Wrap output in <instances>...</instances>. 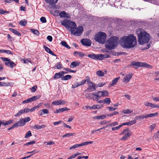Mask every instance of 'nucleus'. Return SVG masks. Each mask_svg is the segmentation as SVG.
Instances as JSON below:
<instances>
[{
	"label": "nucleus",
	"mask_w": 159,
	"mask_h": 159,
	"mask_svg": "<svg viewBox=\"0 0 159 159\" xmlns=\"http://www.w3.org/2000/svg\"><path fill=\"white\" fill-rule=\"evenodd\" d=\"M120 43L124 48H132L136 45L137 41L136 37L132 34L124 36L120 38Z\"/></svg>",
	"instance_id": "obj_1"
},
{
	"label": "nucleus",
	"mask_w": 159,
	"mask_h": 159,
	"mask_svg": "<svg viewBox=\"0 0 159 159\" xmlns=\"http://www.w3.org/2000/svg\"><path fill=\"white\" fill-rule=\"evenodd\" d=\"M136 33L138 37V43L140 45L148 43L151 39L150 34L143 29H137Z\"/></svg>",
	"instance_id": "obj_2"
},
{
	"label": "nucleus",
	"mask_w": 159,
	"mask_h": 159,
	"mask_svg": "<svg viewBox=\"0 0 159 159\" xmlns=\"http://www.w3.org/2000/svg\"><path fill=\"white\" fill-rule=\"evenodd\" d=\"M118 38L116 36L110 38L106 42L105 47L107 50H111L114 48L117 43Z\"/></svg>",
	"instance_id": "obj_3"
},
{
	"label": "nucleus",
	"mask_w": 159,
	"mask_h": 159,
	"mask_svg": "<svg viewBox=\"0 0 159 159\" xmlns=\"http://www.w3.org/2000/svg\"><path fill=\"white\" fill-rule=\"evenodd\" d=\"M61 25L64 26L67 30H69L71 33L72 32L76 25L75 22L67 20H65L61 22Z\"/></svg>",
	"instance_id": "obj_4"
},
{
	"label": "nucleus",
	"mask_w": 159,
	"mask_h": 159,
	"mask_svg": "<svg viewBox=\"0 0 159 159\" xmlns=\"http://www.w3.org/2000/svg\"><path fill=\"white\" fill-rule=\"evenodd\" d=\"M107 38V35L104 32H99L95 36L94 39L97 42L100 43H104Z\"/></svg>",
	"instance_id": "obj_5"
},
{
	"label": "nucleus",
	"mask_w": 159,
	"mask_h": 159,
	"mask_svg": "<svg viewBox=\"0 0 159 159\" xmlns=\"http://www.w3.org/2000/svg\"><path fill=\"white\" fill-rule=\"evenodd\" d=\"M132 134V132L128 129L123 130L120 134V135L124 134L121 140L122 141H125Z\"/></svg>",
	"instance_id": "obj_6"
},
{
	"label": "nucleus",
	"mask_w": 159,
	"mask_h": 159,
	"mask_svg": "<svg viewBox=\"0 0 159 159\" xmlns=\"http://www.w3.org/2000/svg\"><path fill=\"white\" fill-rule=\"evenodd\" d=\"M131 64L133 66L139 67H145L150 68H152V66L145 62H141L133 61L131 62Z\"/></svg>",
	"instance_id": "obj_7"
},
{
	"label": "nucleus",
	"mask_w": 159,
	"mask_h": 159,
	"mask_svg": "<svg viewBox=\"0 0 159 159\" xmlns=\"http://www.w3.org/2000/svg\"><path fill=\"white\" fill-rule=\"evenodd\" d=\"M83 31V28L82 26H79L76 27L75 29L72 31L71 33L74 35L76 36H80L82 34Z\"/></svg>",
	"instance_id": "obj_8"
},
{
	"label": "nucleus",
	"mask_w": 159,
	"mask_h": 159,
	"mask_svg": "<svg viewBox=\"0 0 159 159\" xmlns=\"http://www.w3.org/2000/svg\"><path fill=\"white\" fill-rule=\"evenodd\" d=\"M1 59L5 62V64L8 66H10L12 68L16 65L14 62L11 61L10 59L7 58L2 57H1Z\"/></svg>",
	"instance_id": "obj_9"
},
{
	"label": "nucleus",
	"mask_w": 159,
	"mask_h": 159,
	"mask_svg": "<svg viewBox=\"0 0 159 159\" xmlns=\"http://www.w3.org/2000/svg\"><path fill=\"white\" fill-rule=\"evenodd\" d=\"M40 96H34L33 97L30 98H29L26 100L23 101L22 102V103L23 104H25L30 102H33L34 101H35L37 99H39V98H40Z\"/></svg>",
	"instance_id": "obj_10"
},
{
	"label": "nucleus",
	"mask_w": 159,
	"mask_h": 159,
	"mask_svg": "<svg viewBox=\"0 0 159 159\" xmlns=\"http://www.w3.org/2000/svg\"><path fill=\"white\" fill-rule=\"evenodd\" d=\"M67 72H65L64 71H61L58 73H56L55 74L54 76V79H58L60 78H61H61L63 77V76L65 74H67Z\"/></svg>",
	"instance_id": "obj_11"
},
{
	"label": "nucleus",
	"mask_w": 159,
	"mask_h": 159,
	"mask_svg": "<svg viewBox=\"0 0 159 159\" xmlns=\"http://www.w3.org/2000/svg\"><path fill=\"white\" fill-rule=\"evenodd\" d=\"M67 102L64 100H56L53 101L52 102V104L54 105H64Z\"/></svg>",
	"instance_id": "obj_12"
},
{
	"label": "nucleus",
	"mask_w": 159,
	"mask_h": 159,
	"mask_svg": "<svg viewBox=\"0 0 159 159\" xmlns=\"http://www.w3.org/2000/svg\"><path fill=\"white\" fill-rule=\"evenodd\" d=\"M132 76L131 74H129L126 75L123 78V82L125 83H128Z\"/></svg>",
	"instance_id": "obj_13"
},
{
	"label": "nucleus",
	"mask_w": 159,
	"mask_h": 159,
	"mask_svg": "<svg viewBox=\"0 0 159 159\" xmlns=\"http://www.w3.org/2000/svg\"><path fill=\"white\" fill-rule=\"evenodd\" d=\"M144 104L146 107H149L152 108H159V106L158 105L152 104L148 102H145Z\"/></svg>",
	"instance_id": "obj_14"
},
{
	"label": "nucleus",
	"mask_w": 159,
	"mask_h": 159,
	"mask_svg": "<svg viewBox=\"0 0 159 159\" xmlns=\"http://www.w3.org/2000/svg\"><path fill=\"white\" fill-rule=\"evenodd\" d=\"M81 42L83 45L88 46H90L91 44V42L89 39H82Z\"/></svg>",
	"instance_id": "obj_15"
},
{
	"label": "nucleus",
	"mask_w": 159,
	"mask_h": 159,
	"mask_svg": "<svg viewBox=\"0 0 159 159\" xmlns=\"http://www.w3.org/2000/svg\"><path fill=\"white\" fill-rule=\"evenodd\" d=\"M14 125L16 127H17L19 126H23L25 124L24 120H22V119L17 121L16 123H15Z\"/></svg>",
	"instance_id": "obj_16"
},
{
	"label": "nucleus",
	"mask_w": 159,
	"mask_h": 159,
	"mask_svg": "<svg viewBox=\"0 0 159 159\" xmlns=\"http://www.w3.org/2000/svg\"><path fill=\"white\" fill-rule=\"evenodd\" d=\"M120 79V77H117L116 78H115L114 79H113L112 81V83H110L108 86V87L109 88H110L111 87H112L113 86H114L117 83V82L118 80Z\"/></svg>",
	"instance_id": "obj_17"
},
{
	"label": "nucleus",
	"mask_w": 159,
	"mask_h": 159,
	"mask_svg": "<svg viewBox=\"0 0 159 159\" xmlns=\"http://www.w3.org/2000/svg\"><path fill=\"white\" fill-rule=\"evenodd\" d=\"M86 98L89 99H92L94 100H97L96 94L93 93H90L86 97Z\"/></svg>",
	"instance_id": "obj_18"
},
{
	"label": "nucleus",
	"mask_w": 159,
	"mask_h": 159,
	"mask_svg": "<svg viewBox=\"0 0 159 159\" xmlns=\"http://www.w3.org/2000/svg\"><path fill=\"white\" fill-rule=\"evenodd\" d=\"M107 74V71L105 70L103 71L101 70H98L96 72V75L99 76H103Z\"/></svg>",
	"instance_id": "obj_19"
},
{
	"label": "nucleus",
	"mask_w": 159,
	"mask_h": 159,
	"mask_svg": "<svg viewBox=\"0 0 159 159\" xmlns=\"http://www.w3.org/2000/svg\"><path fill=\"white\" fill-rule=\"evenodd\" d=\"M89 88H88V90H90V91H92L95 90V85L93 84V83L91 82L89 84Z\"/></svg>",
	"instance_id": "obj_20"
},
{
	"label": "nucleus",
	"mask_w": 159,
	"mask_h": 159,
	"mask_svg": "<svg viewBox=\"0 0 159 159\" xmlns=\"http://www.w3.org/2000/svg\"><path fill=\"white\" fill-rule=\"evenodd\" d=\"M59 16L61 17H66L68 18L70 17V16L69 14L66 13L65 11H61L59 14Z\"/></svg>",
	"instance_id": "obj_21"
},
{
	"label": "nucleus",
	"mask_w": 159,
	"mask_h": 159,
	"mask_svg": "<svg viewBox=\"0 0 159 159\" xmlns=\"http://www.w3.org/2000/svg\"><path fill=\"white\" fill-rule=\"evenodd\" d=\"M158 115L157 112L153 113H150L148 114H145V118H147L148 117H153L157 116Z\"/></svg>",
	"instance_id": "obj_22"
},
{
	"label": "nucleus",
	"mask_w": 159,
	"mask_h": 159,
	"mask_svg": "<svg viewBox=\"0 0 159 159\" xmlns=\"http://www.w3.org/2000/svg\"><path fill=\"white\" fill-rule=\"evenodd\" d=\"M44 48L45 51L48 53L51 54L52 55L56 56V55L53 53V52L48 47L44 45L43 46Z\"/></svg>",
	"instance_id": "obj_23"
},
{
	"label": "nucleus",
	"mask_w": 159,
	"mask_h": 159,
	"mask_svg": "<svg viewBox=\"0 0 159 159\" xmlns=\"http://www.w3.org/2000/svg\"><path fill=\"white\" fill-rule=\"evenodd\" d=\"M40 115L42 116L44 114H47L49 113V110L47 109H43L39 111Z\"/></svg>",
	"instance_id": "obj_24"
},
{
	"label": "nucleus",
	"mask_w": 159,
	"mask_h": 159,
	"mask_svg": "<svg viewBox=\"0 0 159 159\" xmlns=\"http://www.w3.org/2000/svg\"><path fill=\"white\" fill-rule=\"evenodd\" d=\"M102 105H94L90 107V109L92 110H95L96 109H100L102 107Z\"/></svg>",
	"instance_id": "obj_25"
},
{
	"label": "nucleus",
	"mask_w": 159,
	"mask_h": 159,
	"mask_svg": "<svg viewBox=\"0 0 159 159\" xmlns=\"http://www.w3.org/2000/svg\"><path fill=\"white\" fill-rule=\"evenodd\" d=\"M106 117V116L105 115H102L98 116H95L93 117V119H105Z\"/></svg>",
	"instance_id": "obj_26"
},
{
	"label": "nucleus",
	"mask_w": 159,
	"mask_h": 159,
	"mask_svg": "<svg viewBox=\"0 0 159 159\" xmlns=\"http://www.w3.org/2000/svg\"><path fill=\"white\" fill-rule=\"evenodd\" d=\"M45 2L50 5H53L56 3L58 0H45Z\"/></svg>",
	"instance_id": "obj_27"
},
{
	"label": "nucleus",
	"mask_w": 159,
	"mask_h": 159,
	"mask_svg": "<svg viewBox=\"0 0 159 159\" xmlns=\"http://www.w3.org/2000/svg\"><path fill=\"white\" fill-rule=\"evenodd\" d=\"M45 127H46V126L44 125H35L33 127V128L34 129H42Z\"/></svg>",
	"instance_id": "obj_28"
},
{
	"label": "nucleus",
	"mask_w": 159,
	"mask_h": 159,
	"mask_svg": "<svg viewBox=\"0 0 159 159\" xmlns=\"http://www.w3.org/2000/svg\"><path fill=\"white\" fill-rule=\"evenodd\" d=\"M10 30L12 32L18 36H20L21 34L18 31L12 28L10 29Z\"/></svg>",
	"instance_id": "obj_29"
},
{
	"label": "nucleus",
	"mask_w": 159,
	"mask_h": 159,
	"mask_svg": "<svg viewBox=\"0 0 159 159\" xmlns=\"http://www.w3.org/2000/svg\"><path fill=\"white\" fill-rule=\"evenodd\" d=\"M71 77V76L70 75H68L65 76H63L61 78V80H66L70 79Z\"/></svg>",
	"instance_id": "obj_30"
},
{
	"label": "nucleus",
	"mask_w": 159,
	"mask_h": 159,
	"mask_svg": "<svg viewBox=\"0 0 159 159\" xmlns=\"http://www.w3.org/2000/svg\"><path fill=\"white\" fill-rule=\"evenodd\" d=\"M79 64L77 61H73L70 64L71 68H74L79 65Z\"/></svg>",
	"instance_id": "obj_31"
},
{
	"label": "nucleus",
	"mask_w": 159,
	"mask_h": 159,
	"mask_svg": "<svg viewBox=\"0 0 159 159\" xmlns=\"http://www.w3.org/2000/svg\"><path fill=\"white\" fill-rule=\"evenodd\" d=\"M102 97H107L109 94V92L106 90H103L102 91Z\"/></svg>",
	"instance_id": "obj_32"
},
{
	"label": "nucleus",
	"mask_w": 159,
	"mask_h": 159,
	"mask_svg": "<svg viewBox=\"0 0 159 159\" xmlns=\"http://www.w3.org/2000/svg\"><path fill=\"white\" fill-rule=\"evenodd\" d=\"M65 111L64 107L58 109L56 110L54 112V113H59Z\"/></svg>",
	"instance_id": "obj_33"
},
{
	"label": "nucleus",
	"mask_w": 159,
	"mask_h": 159,
	"mask_svg": "<svg viewBox=\"0 0 159 159\" xmlns=\"http://www.w3.org/2000/svg\"><path fill=\"white\" fill-rule=\"evenodd\" d=\"M136 120H141L145 118V114L144 115H141L138 116H137L135 117Z\"/></svg>",
	"instance_id": "obj_34"
},
{
	"label": "nucleus",
	"mask_w": 159,
	"mask_h": 159,
	"mask_svg": "<svg viewBox=\"0 0 159 159\" xmlns=\"http://www.w3.org/2000/svg\"><path fill=\"white\" fill-rule=\"evenodd\" d=\"M10 85V83L8 82H0V86L7 87Z\"/></svg>",
	"instance_id": "obj_35"
},
{
	"label": "nucleus",
	"mask_w": 159,
	"mask_h": 159,
	"mask_svg": "<svg viewBox=\"0 0 159 159\" xmlns=\"http://www.w3.org/2000/svg\"><path fill=\"white\" fill-rule=\"evenodd\" d=\"M61 44L67 48L70 49V48L69 46L64 41H62L61 42Z\"/></svg>",
	"instance_id": "obj_36"
},
{
	"label": "nucleus",
	"mask_w": 159,
	"mask_h": 159,
	"mask_svg": "<svg viewBox=\"0 0 159 159\" xmlns=\"http://www.w3.org/2000/svg\"><path fill=\"white\" fill-rule=\"evenodd\" d=\"M19 24L21 25L25 26L27 24V21L25 20H23L20 21Z\"/></svg>",
	"instance_id": "obj_37"
},
{
	"label": "nucleus",
	"mask_w": 159,
	"mask_h": 159,
	"mask_svg": "<svg viewBox=\"0 0 159 159\" xmlns=\"http://www.w3.org/2000/svg\"><path fill=\"white\" fill-rule=\"evenodd\" d=\"M133 111L129 109H127L126 110H124L122 112L125 114H129L132 113Z\"/></svg>",
	"instance_id": "obj_38"
},
{
	"label": "nucleus",
	"mask_w": 159,
	"mask_h": 159,
	"mask_svg": "<svg viewBox=\"0 0 159 159\" xmlns=\"http://www.w3.org/2000/svg\"><path fill=\"white\" fill-rule=\"evenodd\" d=\"M96 97H97V100H98V98H100L101 97H102V91H99L98 93L97 94H96Z\"/></svg>",
	"instance_id": "obj_39"
},
{
	"label": "nucleus",
	"mask_w": 159,
	"mask_h": 159,
	"mask_svg": "<svg viewBox=\"0 0 159 159\" xmlns=\"http://www.w3.org/2000/svg\"><path fill=\"white\" fill-rule=\"evenodd\" d=\"M24 113V111L23 109H22L20 110L19 111H18L17 113H16L15 115V116H20L22 114Z\"/></svg>",
	"instance_id": "obj_40"
},
{
	"label": "nucleus",
	"mask_w": 159,
	"mask_h": 159,
	"mask_svg": "<svg viewBox=\"0 0 159 159\" xmlns=\"http://www.w3.org/2000/svg\"><path fill=\"white\" fill-rule=\"evenodd\" d=\"M103 101L105 103L109 104L111 102L110 98H106L103 100Z\"/></svg>",
	"instance_id": "obj_41"
},
{
	"label": "nucleus",
	"mask_w": 159,
	"mask_h": 159,
	"mask_svg": "<svg viewBox=\"0 0 159 159\" xmlns=\"http://www.w3.org/2000/svg\"><path fill=\"white\" fill-rule=\"evenodd\" d=\"M122 127L121 124L116 127H113L111 128L112 131L118 130Z\"/></svg>",
	"instance_id": "obj_42"
},
{
	"label": "nucleus",
	"mask_w": 159,
	"mask_h": 159,
	"mask_svg": "<svg viewBox=\"0 0 159 159\" xmlns=\"http://www.w3.org/2000/svg\"><path fill=\"white\" fill-rule=\"evenodd\" d=\"M96 54H89L88 57L93 59H96Z\"/></svg>",
	"instance_id": "obj_43"
},
{
	"label": "nucleus",
	"mask_w": 159,
	"mask_h": 159,
	"mask_svg": "<svg viewBox=\"0 0 159 159\" xmlns=\"http://www.w3.org/2000/svg\"><path fill=\"white\" fill-rule=\"evenodd\" d=\"M32 134L31 132L30 131H28L25 134V138H27L31 136Z\"/></svg>",
	"instance_id": "obj_44"
},
{
	"label": "nucleus",
	"mask_w": 159,
	"mask_h": 159,
	"mask_svg": "<svg viewBox=\"0 0 159 159\" xmlns=\"http://www.w3.org/2000/svg\"><path fill=\"white\" fill-rule=\"evenodd\" d=\"M80 86V85L79 82H76L74 85H72V88H75Z\"/></svg>",
	"instance_id": "obj_45"
},
{
	"label": "nucleus",
	"mask_w": 159,
	"mask_h": 159,
	"mask_svg": "<svg viewBox=\"0 0 159 159\" xmlns=\"http://www.w3.org/2000/svg\"><path fill=\"white\" fill-rule=\"evenodd\" d=\"M96 59H97L98 60H102V54H98L96 55Z\"/></svg>",
	"instance_id": "obj_46"
},
{
	"label": "nucleus",
	"mask_w": 159,
	"mask_h": 159,
	"mask_svg": "<svg viewBox=\"0 0 159 159\" xmlns=\"http://www.w3.org/2000/svg\"><path fill=\"white\" fill-rule=\"evenodd\" d=\"M62 65L60 62L57 63L56 65L57 68L58 69H60L62 67Z\"/></svg>",
	"instance_id": "obj_47"
},
{
	"label": "nucleus",
	"mask_w": 159,
	"mask_h": 159,
	"mask_svg": "<svg viewBox=\"0 0 159 159\" xmlns=\"http://www.w3.org/2000/svg\"><path fill=\"white\" fill-rule=\"evenodd\" d=\"M22 120H24V122H25V124L26 122L30 121L31 119L29 117H27L25 118L24 119H22Z\"/></svg>",
	"instance_id": "obj_48"
},
{
	"label": "nucleus",
	"mask_w": 159,
	"mask_h": 159,
	"mask_svg": "<svg viewBox=\"0 0 159 159\" xmlns=\"http://www.w3.org/2000/svg\"><path fill=\"white\" fill-rule=\"evenodd\" d=\"M36 142L35 141H31L25 144V145L28 146L31 144H32L35 143Z\"/></svg>",
	"instance_id": "obj_49"
},
{
	"label": "nucleus",
	"mask_w": 159,
	"mask_h": 159,
	"mask_svg": "<svg viewBox=\"0 0 159 159\" xmlns=\"http://www.w3.org/2000/svg\"><path fill=\"white\" fill-rule=\"evenodd\" d=\"M106 84V83L105 82L99 83L97 84V87H102L105 85Z\"/></svg>",
	"instance_id": "obj_50"
},
{
	"label": "nucleus",
	"mask_w": 159,
	"mask_h": 159,
	"mask_svg": "<svg viewBox=\"0 0 159 159\" xmlns=\"http://www.w3.org/2000/svg\"><path fill=\"white\" fill-rule=\"evenodd\" d=\"M44 143H47V145H52L55 144V143L52 141H51L48 142H44Z\"/></svg>",
	"instance_id": "obj_51"
},
{
	"label": "nucleus",
	"mask_w": 159,
	"mask_h": 159,
	"mask_svg": "<svg viewBox=\"0 0 159 159\" xmlns=\"http://www.w3.org/2000/svg\"><path fill=\"white\" fill-rule=\"evenodd\" d=\"M74 53L75 54H77L79 56L81 57H82L84 56V54L79 52H75Z\"/></svg>",
	"instance_id": "obj_52"
},
{
	"label": "nucleus",
	"mask_w": 159,
	"mask_h": 159,
	"mask_svg": "<svg viewBox=\"0 0 159 159\" xmlns=\"http://www.w3.org/2000/svg\"><path fill=\"white\" fill-rule=\"evenodd\" d=\"M119 112L117 111H114L112 113H109L107 115V116H112L114 115H116V114H118Z\"/></svg>",
	"instance_id": "obj_53"
},
{
	"label": "nucleus",
	"mask_w": 159,
	"mask_h": 159,
	"mask_svg": "<svg viewBox=\"0 0 159 159\" xmlns=\"http://www.w3.org/2000/svg\"><path fill=\"white\" fill-rule=\"evenodd\" d=\"M5 52L7 54H11V52L10 50H2V53Z\"/></svg>",
	"instance_id": "obj_54"
},
{
	"label": "nucleus",
	"mask_w": 159,
	"mask_h": 159,
	"mask_svg": "<svg viewBox=\"0 0 159 159\" xmlns=\"http://www.w3.org/2000/svg\"><path fill=\"white\" fill-rule=\"evenodd\" d=\"M31 31L32 32H33V33L36 35H38L39 34V32L37 30H34V29H32L31 30Z\"/></svg>",
	"instance_id": "obj_55"
},
{
	"label": "nucleus",
	"mask_w": 159,
	"mask_h": 159,
	"mask_svg": "<svg viewBox=\"0 0 159 159\" xmlns=\"http://www.w3.org/2000/svg\"><path fill=\"white\" fill-rule=\"evenodd\" d=\"M40 21L43 23H45L46 22V20L45 17H42L40 19Z\"/></svg>",
	"instance_id": "obj_56"
},
{
	"label": "nucleus",
	"mask_w": 159,
	"mask_h": 159,
	"mask_svg": "<svg viewBox=\"0 0 159 159\" xmlns=\"http://www.w3.org/2000/svg\"><path fill=\"white\" fill-rule=\"evenodd\" d=\"M136 123V120H131L129 122L130 125H132Z\"/></svg>",
	"instance_id": "obj_57"
},
{
	"label": "nucleus",
	"mask_w": 159,
	"mask_h": 159,
	"mask_svg": "<svg viewBox=\"0 0 159 159\" xmlns=\"http://www.w3.org/2000/svg\"><path fill=\"white\" fill-rule=\"evenodd\" d=\"M37 88V86H34L31 89V91L32 92H34L36 90Z\"/></svg>",
	"instance_id": "obj_58"
},
{
	"label": "nucleus",
	"mask_w": 159,
	"mask_h": 159,
	"mask_svg": "<svg viewBox=\"0 0 159 159\" xmlns=\"http://www.w3.org/2000/svg\"><path fill=\"white\" fill-rule=\"evenodd\" d=\"M24 113H27L30 112V108H29L27 107L25 108L24 109H23Z\"/></svg>",
	"instance_id": "obj_59"
},
{
	"label": "nucleus",
	"mask_w": 159,
	"mask_h": 159,
	"mask_svg": "<svg viewBox=\"0 0 159 159\" xmlns=\"http://www.w3.org/2000/svg\"><path fill=\"white\" fill-rule=\"evenodd\" d=\"M107 108L110 111H114L116 109V108H114L113 107H108Z\"/></svg>",
	"instance_id": "obj_60"
},
{
	"label": "nucleus",
	"mask_w": 159,
	"mask_h": 159,
	"mask_svg": "<svg viewBox=\"0 0 159 159\" xmlns=\"http://www.w3.org/2000/svg\"><path fill=\"white\" fill-rule=\"evenodd\" d=\"M66 137H69L71 136H73L75 134L74 133H68L66 134Z\"/></svg>",
	"instance_id": "obj_61"
},
{
	"label": "nucleus",
	"mask_w": 159,
	"mask_h": 159,
	"mask_svg": "<svg viewBox=\"0 0 159 159\" xmlns=\"http://www.w3.org/2000/svg\"><path fill=\"white\" fill-rule=\"evenodd\" d=\"M154 137L156 139L159 138V132L158 131L156 133Z\"/></svg>",
	"instance_id": "obj_62"
},
{
	"label": "nucleus",
	"mask_w": 159,
	"mask_h": 159,
	"mask_svg": "<svg viewBox=\"0 0 159 159\" xmlns=\"http://www.w3.org/2000/svg\"><path fill=\"white\" fill-rule=\"evenodd\" d=\"M90 78L89 77H86V79L84 80H85V82L86 81L87 82L88 84L92 82L90 81Z\"/></svg>",
	"instance_id": "obj_63"
},
{
	"label": "nucleus",
	"mask_w": 159,
	"mask_h": 159,
	"mask_svg": "<svg viewBox=\"0 0 159 159\" xmlns=\"http://www.w3.org/2000/svg\"><path fill=\"white\" fill-rule=\"evenodd\" d=\"M7 124L8 125H9L11 124H12L14 123V120H9L7 121Z\"/></svg>",
	"instance_id": "obj_64"
}]
</instances>
